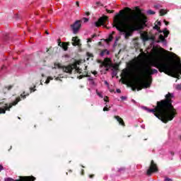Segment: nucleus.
Instances as JSON below:
<instances>
[{
	"label": "nucleus",
	"mask_w": 181,
	"mask_h": 181,
	"mask_svg": "<svg viewBox=\"0 0 181 181\" xmlns=\"http://www.w3.org/2000/svg\"><path fill=\"white\" fill-rule=\"evenodd\" d=\"M30 91H33V88H30Z\"/></svg>",
	"instance_id": "6e6d98bb"
},
{
	"label": "nucleus",
	"mask_w": 181,
	"mask_h": 181,
	"mask_svg": "<svg viewBox=\"0 0 181 181\" xmlns=\"http://www.w3.org/2000/svg\"><path fill=\"white\" fill-rule=\"evenodd\" d=\"M147 15H155V11H152V10H148L146 11Z\"/></svg>",
	"instance_id": "a878e982"
},
{
	"label": "nucleus",
	"mask_w": 181,
	"mask_h": 181,
	"mask_svg": "<svg viewBox=\"0 0 181 181\" xmlns=\"http://www.w3.org/2000/svg\"><path fill=\"white\" fill-rule=\"evenodd\" d=\"M82 21H83L84 23H87V22L88 21V18L84 17V18H82Z\"/></svg>",
	"instance_id": "473e14b6"
},
{
	"label": "nucleus",
	"mask_w": 181,
	"mask_h": 181,
	"mask_svg": "<svg viewBox=\"0 0 181 181\" xmlns=\"http://www.w3.org/2000/svg\"><path fill=\"white\" fill-rule=\"evenodd\" d=\"M114 66V64H112V61H111V59L106 57L103 63V64L100 65V67H105V73L107 71H110L111 69Z\"/></svg>",
	"instance_id": "0eeeda50"
},
{
	"label": "nucleus",
	"mask_w": 181,
	"mask_h": 181,
	"mask_svg": "<svg viewBox=\"0 0 181 181\" xmlns=\"http://www.w3.org/2000/svg\"><path fill=\"white\" fill-rule=\"evenodd\" d=\"M121 100H122L123 101L124 100H127V97H125V96H121Z\"/></svg>",
	"instance_id": "4c0bfd02"
},
{
	"label": "nucleus",
	"mask_w": 181,
	"mask_h": 181,
	"mask_svg": "<svg viewBox=\"0 0 181 181\" xmlns=\"http://www.w3.org/2000/svg\"><path fill=\"white\" fill-rule=\"evenodd\" d=\"M80 5V4L78 3V1H76V6H78Z\"/></svg>",
	"instance_id": "603ef678"
},
{
	"label": "nucleus",
	"mask_w": 181,
	"mask_h": 181,
	"mask_svg": "<svg viewBox=\"0 0 181 181\" xmlns=\"http://www.w3.org/2000/svg\"><path fill=\"white\" fill-rule=\"evenodd\" d=\"M91 73H92V74H93L95 76V77L98 76V72H97V71H93Z\"/></svg>",
	"instance_id": "7c9ffc66"
},
{
	"label": "nucleus",
	"mask_w": 181,
	"mask_h": 181,
	"mask_svg": "<svg viewBox=\"0 0 181 181\" xmlns=\"http://www.w3.org/2000/svg\"><path fill=\"white\" fill-rule=\"evenodd\" d=\"M36 178L33 176L31 177H19V180H13L11 177H7L4 180V181H35Z\"/></svg>",
	"instance_id": "1a4fd4ad"
},
{
	"label": "nucleus",
	"mask_w": 181,
	"mask_h": 181,
	"mask_svg": "<svg viewBox=\"0 0 181 181\" xmlns=\"http://www.w3.org/2000/svg\"><path fill=\"white\" fill-rule=\"evenodd\" d=\"M69 45H70V42H64L63 44L62 48L65 52L68 50Z\"/></svg>",
	"instance_id": "aec40b11"
},
{
	"label": "nucleus",
	"mask_w": 181,
	"mask_h": 181,
	"mask_svg": "<svg viewBox=\"0 0 181 181\" xmlns=\"http://www.w3.org/2000/svg\"><path fill=\"white\" fill-rule=\"evenodd\" d=\"M56 67H57L58 69H62V71L64 72V73H71V69H70L69 67H67V66H62L60 65H55Z\"/></svg>",
	"instance_id": "ddd939ff"
},
{
	"label": "nucleus",
	"mask_w": 181,
	"mask_h": 181,
	"mask_svg": "<svg viewBox=\"0 0 181 181\" xmlns=\"http://www.w3.org/2000/svg\"><path fill=\"white\" fill-rule=\"evenodd\" d=\"M84 170H82V175H83Z\"/></svg>",
	"instance_id": "052dcab7"
},
{
	"label": "nucleus",
	"mask_w": 181,
	"mask_h": 181,
	"mask_svg": "<svg viewBox=\"0 0 181 181\" xmlns=\"http://www.w3.org/2000/svg\"><path fill=\"white\" fill-rule=\"evenodd\" d=\"M116 92H117L118 94H120V93H121V89H116Z\"/></svg>",
	"instance_id": "a19ab883"
},
{
	"label": "nucleus",
	"mask_w": 181,
	"mask_h": 181,
	"mask_svg": "<svg viewBox=\"0 0 181 181\" xmlns=\"http://www.w3.org/2000/svg\"><path fill=\"white\" fill-rule=\"evenodd\" d=\"M103 101H105V103H109L110 100H108V96H105Z\"/></svg>",
	"instance_id": "2f4dec72"
},
{
	"label": "nucleus",
	"mask_w": 181,
	"mask_h": 181,
	"mask_svg": "<svg viewBox=\"0 0 181 181\" xmlns=\"http://www.w3.org/2000/svg\"><path fill=\"white\" fill-rule=\"evenodd\" d=\"M155 24L158 26H160V25H162V23L160 21H156Z\"/></svg>",
	"instance_id": "f704fd0d"
},
{
	"label": "nucleus",
	"mask_w": 181,
	"mask_h": 181,
	"mask_svg": "<svg viewBox=\"0 0 181 181\" xmlns=\"http://www.w3.org/2000/svg\"><path fill=\"white\" fill-rule=\"evenodd\" d=\"M42 77H45V74H42Z\"/></svg>",
	"instance_id": "bf43d9fd"
},
{
	"label": "nucleus",
	"mask_w": 181,
	"mask_h": 181,
	"mask_svg": "<svg viewBox=\"0 0 181 181\" xmlns=\"http://www.w3.org/2000/svg\"><path fill=\"white\" fill-rule=\"evenodd\" d=\"M88 90H89V91H91V89L88 88Z\"/></svg>",
	"instance_id": "69168bd1"
},
{
	"label": "nucleus",
	"mask_w": 181,
	"mask_h": 181,
	"mask_svg": "<svg viewBox=\"0 0 181 181\" xmlns=\"http://www.w3.org/2000/svg\"><path fill=\"white\" fill-rule=\"evenodd\" d=\"M87 56H88V57H93V54H90V52H88V53H87Z\"/></svg>",
	"instance_id": "e433bc0d"
},
{
	"label": "nucleus",
	"mask_w": 181,
	"mask_h": 181,
	"mask_svg": "<svg viewBox=\"0 0 181 181\" xmlns=\"http://www.w3.org/2000/svg\"><path fill=\"white\" fill-rule=\"evenodd\" d=\"M170 50H172V48H170Z\"/></svg>",
	"instance_id": "774afa93"
},
{
	"label": "nucleus",
	"mask_w": 181,
	"mask_h": 181,
	"mask_svg": "<svg viewBox=\"0 0 181 181\" xmlns=\"http://www.w3.org/2000/svg\"><path fill=\"white\" fill-rule=\"evenodd\" d=\"M105 54H107V56L110 55V52L108 51V49H103L100 54V56L101 57H104V56H105Z\"/></svg>",
	"instance_id": "a211bd4d"
},
{
	"label": "nucleus",
	"mask_w": 181,
	"mask_h": 181,
	"mask_svg": "<svg viewBox=\"0 0 181 181\" xmlns=\"http://www.w3.org/2000/svg\"><path fill=\"white\" fill-rule=\"evenodd\" d=\"M136 19V16H134L132 12L127 11L123 14L122 12L120 11L114 18V27L116 28L120 35H124L125 39H128L130 36H132V33L125 30L124 26L129 28L135 25Z\"/></svg>",
	"instance_id": "f03ea898"
},
{
	"label": "nucleus",
	"mask_w": 181,
	"mask_h": 181,
	"mask_svg": "<svg viewBox=\"0 0 181 181\" xmlns=\"http://www.w3.org/2000/svg\"><path fill=\"white\" fill-rule=\"evenodd\" d=\"M154 8L155 9H160V8H162V5L157 4L154 5Z\"/></svg>",
	"instance_id": "c85d7f7f"
},
{
	"label": "nucleus",
	"mask_w": 181,
	"mask_h": 181,
	"mask_svg": "<svg viewBox=\"0 0 181 181\" xmlns=\"http://www.w3.org/2000/svg\"><path fill=\"white\" fill-rule=\"evenodd\" d=\"M159 13L161 16H163V15H166V13H168V11L165 9H160Z\"/></svg>",
	"instance_id": "412c9836"
},
{
	"label": "nucleus",
	"mask_w": 181,
	"mask_h": 181,
	"mask_svg": "<svg viewBox=\"0 0 181 181\" xmlns=\"http://www.w3.org/2000/svg\"><path fill=\"white\" fill-rule=\"evenodd\" d=\"M107 12H108V13H111V11L107 10Z\"/></svg>",
	"instance_id": "864d4df0"
},
{
	"label": "nucleus",
	"mask_w": 181,
	"mask_h": 181,
	"mask_svg": "<svg viewBox=\"0 0 181 181\" xmlns=\"http://www.w3.org/2000/svg\"><path fill=\"white\" fill-rule=\"evenodd\" d=\"M26 95H23V94H21V96L22 97V98L25 99L26 98Z\"/></svg>",
	"instance_id": "58836bf2"
},
{
	"label": "nucleus",
	"mask_w": 181,
	"mask_h": 181,
	"mask_svg": "<svg viewBox=\"0 0 181 181\" xmlns=\"http://www.w3.org/2000/svg\"><path fill=\"white\" fill-rule=\"evenodd\" d=\"M165 181H173V180H172V178H169L168 177H165V179H164Z\"/></svg>",
	"instance_id": "72a5a7b5"
},
{
	"label": "nucleus",
	"mask_w": 181,
	"mask_h": 181,
	"mask_svg": "<svg viewBox=\"0 0 181 181\" xmlns=\"http://www.w3.org/2000/svg\"><path fill=\"white\" fill-rule=\"evenodd\" d=\"M108 17L107 16H103L98 19V21L93 23V25L96 28H100V26H107L109 23Z\"/></svg>",
	"instance_id": "39448f33"
},
{
	"label": "nucleus",
	"mask_w": 181,
	"mask_h": 181,
	"mask_svg": "<svg viewBox=\"0 0 181 181\" xmlns=\"http://www.w3.org/2000/svg\"><path fill=\"white\" fill-rule=\"evenodd\" d=\"M71 28L74 33H77V32L80 30V28H81V21H76L73 25H71Z\"/></svg>",
	"instance_id": "9b49d317"
},
{
	"label": "nucleus",
	"mask_w": 181,
	"mask_h": 181,
	"mask_svg": "<svg viewBox=\"0 0 181 181\" xmlns=\"http://www.w3.org/2000/svg\"><path fill=\"white\" fill-rule=\"evenodd\" d=\"M110 108H111V107H108V105H106L103 108V111H110Z\"/></svg>",
	"instance_id": "c756f323"
},
{
	"label": "nucleus",
	"mask_w": 181,
	"mask_h": 181,
	"mask_svg": "<svg viewBox=\"0 0 181 181\" xmlns=\"http://www.w3.org/2000/svg\"><path fill=\"white\" fill-rule=\"evenodd\" d=\"M18 119H21V117H18Z\"/></svg>",
	"instance_id": "338daca9"
},
{
	"label": "nucleus",
	"mask_w": 181,
	"mask_h": 181,
	"mask_svg": "<svg viewBox=\"0 0 181 181\" xmlns=\"http://www.w3.org/2000/svg\"><path fill=\"white\" fill-rule=\"evenodd\" d=\"M50 80H53V77L49 76V77L47 78V80H46V81H45V83H46V84H49V83H50Z\"/></svg>",
	"instance_id": "bb28decb"
},
{
	"label": "nucleus",
	"mask_w": 181,
	"mask_h": 181,
	"mask_svg": "<svg viewBox=\"0 0 181 181\" xmlns=\"http://www.w3.org/2000/svg\"><path fill=\"white\" fill-rule=\"evenodd\" d=\"M72 42L73 46H80V40H78V37H73Z\"/></svg>",
	"instance_id": "4468645a"
},
{
	"label": "nucleus",
	"mask_w": 181,
	"mask_h": 181,
	"mask_svg": "<svg viewBox=\"0 0 181 181\" xmlns=\"http://www.w3.org/2000/svg\"><path fill=\"white\" fill-rule=\"evenodd\" d=\"M132 103H134V104H136V101H135V100L134 99L132 100Z\"/></svg>",
	"instance_id": "a18cd8bd"
},
{
	"label": "nucleus",
	"mask_w": 181,
	"mask_h": 181,
	"mask_svg": "<svg viewBox=\"0 0 181 181\" xmlns=\"http://www.w3.org/2000/svg\"><path fill=\"white\" fill-rule=\"evenodd\" d=\"M112 70V77H115L117 74H118V69L113 66L112 68L110 69Z\"/></svg>",
	"instance_id": "dca6fc26"
},
{
	"label": "nucleus",
	"mask_w": 181,
	"mask_h": 181,
	"mask_svg": "<svg viewBox=\"0 0 181 181\" xmlns=\"http://www.w3.org/2000/svg\"><path fill=\"white\" fill-rule=\"evenodd\" d=\"M86 16H88L90 15V13L89 12H86Z\"/></svg>",
	"instance_id": "09e8293b"
},
{
	"label": "nucleus",
	"mask_w": 181,
	"mask_h": 181,
	"mask_svg": "<svg viewBox=\"0 0 181 181\" xmlns=\"http://www.w3.org/2000/svg\"><path fill=\"white\" fill-rule=\"evenodd\" d=\"M176 89H177V90H181V84L177 85Z\"/></svg>",
	"instance_id": "c9c22d12"
},
{
	"label": "nucleus",
	"mask_w": 181,
	"mask_h": 181,
	"mask_svg": "<svg viewBox=\"0 0 181 181\" xmlns=\"http://www.w3.org/2000/svg\"><path fill=\"white\" fill-rule=\"evenodd\" d=\"M96 94L100 97V98H104V95H103V93L98 92V90H96Z\"/></svg>",
	"instance_id": "393cba45"
},
{
	"label": "nucleus",
	"mask_w": 181,
	"mask_h": 181,
	"mask_svg": "<svg viewBox=\"0 0 181 181\" xmlns=\"http://www.w3.org/2000/svg\"><path fill=\"white\" fill-rule=\"evenodd\" d=\"M2 170H4V166L0 165V172H2Z\"/></svg>",
	"instance_id": "ea45409f"
},
{
	"label": "nucleus",
	"mask_w": 181,
	"mask_h": 181,
	"mask_svg": "<svg viewBox=\"0 0 181 181\" xmlns=\"http://www.w3.org/2000/svg\"><path fill=\"white\" fill-rule=\"evenodd\" d=\"M55 80L57 81L58 80H59L60 81H62V80L60 79V78L59 77H57L56 78H55Z\"/></svg>",
	"instance_id": "49530a36"
},
{
	"label": "nucleus",
	"mask_w": 181,
	"mask_h": 181,
	"mask_svg": "<svg viewBox=\"0 0 181 181\" xmlns=\"http://www.w3.org/2000/svg\"><path fill=\"white\" fill-rule=\"evenodd\" d=\"M19 101H21V98H17L16 101L13 102L12 103H6L4 107H0V114H5V112H6V111H9V109L12 108L13 105H16Z\"/></svg>",
	"instance_id": "423d86ee"
},
{
	"label": "nucleus",
	"mask_w": 181,
	"mask_h": 181,
	"mask_svg": "<svg viewBox=\"0 0 181 181\" xmlns=\"http://www.w3.org/2000/svg\"><path fill=\"white\" fill-rule=\"evenodd\" d=\"M40 84H41V86H42V85H43V83H42V81H41V82H40Z\"/></svg>",
	"instance_id": "e2e57ef3"
},
{
	"label": "nucleus",
	"mask_w": 181,
	"mask_h": 181,
	"mask_svg": "<svg viewBox=\"0 0 181 181\" xmlns=\"http://www.w3.org/2000/svg\"><path fill=\"white\" fill-rule=\"evenodd\" d=\"M151 72H147V77L150 80L151 82H146L144 83L143 88H148V87H151V83L152 81V76L153 74H158V69H151Z\"/></svg>",
	"instance_id": "6e6552de"
},
{
	"label": "nucleus",
	"mask_w": 181,
	"mask_h": 181,
	"mask_svg": "<svg viewBox=\"0 0 181 181\" xmlns=\"http://www.w3.org/2000/svg\"><path fill=\"white\" fill-rule=\"evenodd\" d=\"M88 81H89V84L90 86H95V82L94 81V78L90 76L88 78Z\"/></svg>",
	"instance_id": "6ab92c4d"
},
{
	"label": "nucleus",
	"mask_w": 181,
	"mask_h": 181,
	"mask_svg": "<svg viewBox=\"0 0 181 181\" xmlns=\"http://www.w3.org/2000/svg\"><path fill=\"white\" fill-rule=\"evenodd\" d=\"M109 40L111 42V40H112V37H110Z\"/></svg>",
	"instance_id": "3c124183"
},
{
	"label": "nucleus",
	"mask_w": 181,
	"mask_h": 181,
	"mask_svg": "<svg viewBox=\"0 0 181 181\" xmlns=\"http://www.w3.org/2000/svg\"><path fill=\"white\" fill-rule=\"evenodd\" d=\"M164 23H165V25H166V26H168V25H169V22L166 21H164Z\"/></svg>",
	"instance_id": "79ce46f5"
},
{
	"label": "nucleus",
	"mask_w": 181,
	"mask_h": 181,
	"mask_svg": "<svg viewBox=\"0 0 181 181\" xmlns=\"http://www.w3.org/2000/svg\"><path fill=\"white\" fill-rule=\"evenodd\" d=\"M95 37H97V34H94L93 35H92L91 38H88L87 43H90L91 42H93V39H94Z\"/></svg>",
	"instance_id": "5701e85b"
},
{
	"label": "nucleus",
	"mask_w": 181,
	"mask_h": 181,
	"mask_svg": "<svg viewBox=\"0 0 181 181\" xmlns=\"http://www.w3.org/2000/svg\"><path fill=\"white\" fill-rule=\"evenodd\" d=\"M165 99L157 102V106L156 109H150L146 106H141L142 110L147 111V112H152L156 118L160 119L162 122L166 124L169 121H172L177 112L173 107V98H175V94L169 93L165 95Z\"/></svg>",
	"instance_id": "f257e3e1"
},
{
	"label": "nucleus",
	"mask_w": 181,
	"mask_h": 181,
	"mask_svg": "<svg viewBox=\"0 0 181 181\" xmlns=\"http://www.w3.org/2000/svg\"><path fill=\"white\" fill-rule=\"evenodd\" d=\"M13 87V86H5V87L3 88V93H4V94H6V93H8V91H11V90H12Z\"/></svg>",
	"instance_id": "f3484780"
},
{
	"label": "nucleus",
	"mask_w": 181,
	"mask_h": 181,
	"mask_svg": "<svg viewBox=\"0 0 181 181\" xmlns=\"http://www.w3.org/2000/svg\"><path fill=\"white\" fill-rule=\"evenodd\" d=\"M158 59H159V60H160L162 59V57L161 56H158Z\"/></svg>",
	"instance_id": "5fc2aeb1"
},
{
	"label": "nucleus",
	"mask_w": 181,
	"mask_h": 181,
	"mask_svg": "<svg viewBox=\"0 0 181 181\" xmlns=\"http://www.w3.org/2000/svg\"><path fill=\"white\" fill-rule=\"evenodd\" d=\"M104 83H105V85L107 86L109 91H110V93H114V90L110 88V83H108V81H105Z\"/></svg>",
	"instance_id": "4be33fe9"
},
{
	"label": "nucleus",
	"mask_w": 181,
	"mask_h": 181,
	"mask_svg": "<svg viewBox=\"0 0 181 181\" xmlns=\"http://www.w3.org/2000/svg\"><path fill=\"white\" fill-rule=\"evenodd\" d=\"M88 47H90V44H88Z\"/></svg>",
	"instance_id": "0e129e2a"
},
{
	"label": "nucleus",
	"mask_w": 181,
	"mask_h": 181,
	"mask_svg": "<svg viewBox=\"0 0 181 181\" xmlns=\"http://www.w3.org/2000/svg\"><path fill=\"white\" fill-rule=\"evenodd\" d=\"M117 42H118V38L116 39L115 43H117Z\"/></svg>",
	"instance_id": "4d7b16f0"
},
{
	"label": "nucleus",
	"mask_w": 181,
	"mask_h": 181,
	"mask_svg": "<svg viewBox=\"0 0 181 181\" xmlns=\"http://www.w3.org/2000/svg\"><path fill=\"white\" fill-rule=\"evenodd\" d=\"M153 29L155 30H158V33H160L158 37L159 42H161L163 46H166V45H168V42H166V37H168L169 35V30H168V28H164L163 30H159V25L155 24Z\"/></svg>",
	"instance_id": "20e7f679"
},
{
	"label": "nucleus",
	"mask_w": 181,
	"mask_h": 181,
	"mask_svg": "<svg viewBox=\"0 0 181 181\" xmlns=\"http://www.w3.org/2000/svg\"><path fill=\"white\" fill-rule=\"evenodd\" d=\"M104 179H105V180H107V177H105Z\"/></svg>",
	"instance_id": "13d9d810"
},
{
	"label": "nucleus",
	"mask_w": 181,
	"mask_h": 181,
	"mask_svg": "<svg viewBox=\"0 0 181 181\" xmlns=\"http://www.w3.org/2000/svg\"><path fill=\"white\" fill-rule=\"evenodd\" d=\"M147 40H148V37H144V38H143V41H144V42H147Z\"/></svg>",
	"instance_id": "37998d69"
},
{
	"label": "nucleus",
	"mask_w": 181,
	"mask_h": 181,
	"mask_svg": "<svg viewBox=\"0 0 181 181\" xmlns=\"http://www.w3.org/2000/svg\"><path fill=\"white\" fill-rule=\"evenodd\" d=\"M141 128H142V129H145V124H141Z\"/></svg>",
	"instance_id": "c03bdc74"
},
{
	"label": "nucleus",
	"mask_w": 181,
	"mask_h": 181,
	"mask_svg": "<svg viewBox=\"0 0 181 181\" xmlns=\"http://www.w3.org/2000/svg\"><path fill=\"white\" fill-rule=\"evenodd\" d=\"M90 179H93V177H94V175H90Z\"/></svg>",
	"instance_id": "8fccbe9b"
},
{
	"label": "nucleus",
	"mask_w": 181,
	"mask_h": 181,
	"mask_svg": "<svg viewBox=\"0 0 181 181\" xmlns=\"http://www.w3.org/2000/svg\"><path fill=\"white\" fill-rule=\"evenodd\" d=\"M155 172H158V166H156V164H155L153 160H151L150 168L147 170V175L151 176V175Z\"/></svg>",
	"instance_id": "9d476101"
},
{
	"label": "nucleus",
	"mask_w": 181,
	"mask_h": 181,
	"mask_svg": "<svg viewBox=\"0 0 181 181\" xmlns=\"http://www.w3.org/2000/svg\"><path fill=\"white\" fill-rule=\"evenodd\" d=\"M112 171L115 170V168H112Z\"/></svg>",
	"instance_id": "680f3d73"
},
{
	"label": "nucleus",
	"mask_w": 181,
	"mask_h": 181,
	"mask_svg": "<svg viewBox=\"0 0 181 181\" xmlns=\"http://www.w3.org/2000/svg\"><path fill=\"white\" fill-rule=\"evenodd\" d=\"M132 90L133 91H136V90H137V91H141V90H142V85L139 82H135L132 87Z\"/></svg>",
	"instance_id": "f8f14e48"
},
{
	"label": "nucleus",
	"mask_w": 181,
	"mask_h": 181,
	"mask_svg": "<svg viewBox=\"0 0 181 181\" xmlns=\"http://www.w3.org/2000/svg\"><path fill=\"white\" fill-rule=\"evenodd\" d=\"M115 119L119 122V125H122L125 127V123L124 122V119L121 118L119 116H115Z\"/></svg>",
	"instance_id": "2eb2a0df"
},
{
	"label": "nucleus",
	"mask_w": 181,
	"mask_h": 181,
	"mask_svg": "<svg viewBox=\"0 0 181 181\" xmlns=\"http://www.w3.org/2000/svg\"><path fill=\"white\" fill-rule=\"evenodd\" d=\"M125 172V168L122 167L117 170V173H124Z\"/></svg>",
	"instance_id": "b1692460"
},
{
	"label": "nucleus",
	"mask_w": 181,
	"mask_h": 181,
	"mask_svg": "<svg viewBox=\"0 0 181 181\" xmlns=\"http://www.w3.org/2000/svg\"><path fill=\"white\" fill-rule=\"evenodd\" d=\"M170 153L171 156H173V155H175V153H173V151H170Z\"/></svg>",
	"instance_id": "de8ad7c7"
},
{
	"label": "nucleus",
	"mask_w": 181,
	"mask_h": 181,
	"mask_svg": "<svg viewBox=\"0 0 181 181\" xmlns=\"http://www.w3.org/2000/svg\"><path fill=\"white\" fill-rule=\"evenodd\" d=\"M161 50H162L163 52H165V53H168V54L170 53L171 54H174V56L177 57V55H176L175 53L170 52H169V51H168V50H165V49H163V48H161Z\"/></svg>",
	"instance_id": "cd10ccee"
},
{
	"label": "nucleus",
	"mask_w": 181,
	"mask_h": 181,
	"mask_svg": "<svg viewBox=\"0 0 181 181\" xmlns=\"http://www.w3.org/2000/svg\"><path fill=\"white\" fill-rule=\"evenodd\" d=\"M151 67H156L158 69L160 73L164 72L171 77H175V78H179L181 74V64L179 63L177 66L169 65V64H151Z\"/></svg>",
	"instance_id": "7ed1b4c3"
}]
</instances>
